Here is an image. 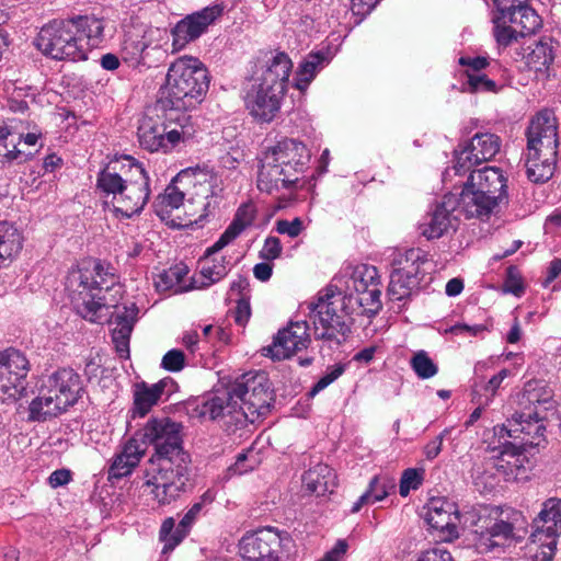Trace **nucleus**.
<instances>
[{
	"label": "nucleus",
	"mask_w": 561,
	"mask_h": 561,
	"mask_svg": "<svg viewBox=\"0 0 561 561\" xmlns=\"http://www.w3.org/2000/svg\"><path fill=\"white\" fill-rule=\"evenodd\" d=\"M274 402V390L265 371H249L197 407L199 416L222 420L224 425L243 427L265 416Z\"/></svg>",
	"instance_id": "1"
},
{
	"label": "nucleus",
	"mask_w": 561,
	"mask_h": 561,
	"mask_svg": "<svg viewBox=\"0 0 561 561\" xmlns=\"http://www.w3.org/2000/svg\"><path fill=\"white\" fill-rule=\"evenodd\" d=\"M149 175L144 165L131 156H124L121 160L110 163L96 179V186L111 201H105L106 206H112L116 215L125 218L139 214L150 196Z\"/></svg>",
	"instance_id": "2"
},
{
	"label": "nucleus",
	"mask_w": 561,
	"mask_h": 561,
	"mask_svg": "<svg viewBox=\"0 0 561 561\" xmlns=\"http://www.w3.org/2000/svg\"><path fill=\"white\" fill-rule=\"evenodd\" d=\"M210 77L204 64L194 57L183 56L173 61L165 77V84L153 104V111L185 113L201 104L209 89Z\"/></svg>",
	"instance_id": "3"
},
{
	"label": "nucleus",
	"mask_w": 561,
	"mask_h": 561,
	"mask_svg": "<svg viewBox=\"0 0 561 561\" xmlns=\"http://www.w3.org/2000/svg\"><path fill=\"white\" fill-rule=\"evenodd\" d=\"M310 160V152L301 141L285 138L267 148L257 172V188L272 194L280 188L290 190L299 181Z\"/></svg>",
	"instance_id": "4"
},
{
	"label": "nucleus",
	"mask_w": 561,
	"mask_h": 561,
	"mask_svg": "<svg viewBox=\"0 0 561 561\" xmlns=\"http://www.w3.org/2000/svg\"><path fill=\"white\" fill-rule=\"evenodd\" d=\"M507 180L501 169L484 167L470 173L458 206L467 218L489 219L507 202Z\"/></svg>",
	"instance_id": "5"
},
{
	"label": "nucleus",
	"mask_w": 561,
	"mask_h": 561,
	"mask_svg": "<svg viewBox=\"0 0 561 561\" xmlns=\"http://www.w3.org/2000/svg\"><path fill=\"white\" fill-rule=\"evenodd\" d=\"M193 134L190 115L170 110L154 112L153 105L139 119L137 129L140 147L149 152L165 153Z\"/></svg>",
	"instance_id": "6"
},
{
	"label": "nucleus",
	"mask_w": 561,
	"mask_h": 561,
	"mask_svg": "<svg viewBox=\"0 0 561 561\" xmlns=\"http://www.w3.org/2000/svg\"><path fill=\"white\" fill-rule=\"evenodd\" d=\"M82 379L72 368H60L53 373L44 383L38 397L30 404V419L45 421L57 416L82 397Z\"/></svg>",
	"instance_id": "7"
},
{
	"label": "nucleus",
	"mask_w": 561,
	"mask_h": 561,
	"mask_svg": "<svg viewBox=\"0 0 561 561\" xmlns=\"http://www.w3.org/2000/svg\"><path fill=\"white\" fill-rule=\"evenodd\" d=\"M191 456L163 459L147 470L145 484L160 505H168L187 492L191 481Z\"/></svg>",
	"instance_id": "8"
},
{
	"label": "nucleus",
	"mask_w": 561,
	"mask_h": 561,
	"mask_svg": "<svg viewBox=\"0 0 561 561\" xmlns=\"http://www.w3.org/2000/svg\"><path fill=\"white\" fill-rule=\"evenodd\" d=\"M35 46L53 59H87L88 48L71 19L54 20L44 25L35 38Z\"/></svg>",
	"instance_id": "9"
},
{
	"label": "nucleus",
	"mask_w": 561,
	"mask_h": 561,
	"mask_svg": "<svg viewBox=\"0 0 561 561\" xmlns=\"http://www.w3.org/2000/svg\"><path fill=\"white\" fill-rule=\"evenodd\" d=\"M182 424L169 417H151L145 426L136 433L137 442L152 445L154 453L150 465L163 459L180 458L190 454L183 448Z\"/></svg>",
	"instance_id": "10"
},
{
	"label": "nucleus",
	"mask_w": 561,
	"mask_h": 561,
	"mask_svg": "<svg viewBox=\"0 0 561 561\" xmlns=\"http://www.w3.org/2000/svg\"><path fill=\"white\" fill-rule=\"evenodd\" d=\"M340 302L331 287L319 295L317 301L308 304L310 318L314 325V336L318 340L334 341L341 344L350 333V327L344 317L336 312L335 305Z\"/></svg>",
	"instance_id": "11"
},
{
	"label": "nucleus",
	"mask_w": 561,
	"mask_h": 561,
	"mask_svg": "<svg viewBox=\"0 0 561 561\" xmlns=\"http://www.w3.org/2000/svg\"><path fill=\"white\" fill-rule=\"evenodd\" d=\"M31 365L25 354L9 347L0 352V400H18L24 393Z\"/></svg>",
	"instance_id": "12"
},
{
	"label": "nucleus",
	"mask_w": 561,
	"mask_h": 561,
	"mask_svg": "<svg viewBox=\"0 0 561 561\" xmlns=\"http://www.w3.org/2000/svg\"><path fill=\"white\" fill-rule=\"evenodd\" d=\"M494 432L500 439L513 438L512 443H517V446L526 451L546 442V425L537 411L515 413L507 420V424L495 426Z\"/></svg>",
	"instance_id": "13"
},
{
	"label": "nucleus",
	"mask_w": 561,
	"mask_h": 561,
	"mask_svg": "<svg viewBox=\"0 0 561 561\" xmlns=\"http://www.w3.org/2000/svg\"><path fill=\"white\" fill-rule=\"evenodd\" d=\"M426 262L419 249H410L394 260L400 266L390 275L387 294L391 300L402 301L412 295L422 279L421 265Z\"/></svg>",
	"instance_id": "14"
},
{
	"label": "nucleus",
	"mask_w": 561,
	"mask_h": 561,
	"mask_svg": "<svg viewBox=\"0 0 561 561\" xmlns=\"http://www.w3.org/2000/svg\"><path fill=\"white\" fill-rule=\"evenodd\" d=\"M502 140L493 133H477L459 150H455L454 169L457 174L469 171L473 165L492 160L501 150Z\"/></svg>",
	"instance_id": "15"
},
{
	"label": "nucleus",
	"mask_w": 561,
	"mask_h": 561,
	"mask_svg": "<svg viewBox=\"0 0 561 561\" xmlns=\"http://www.w3.org/2000/svg\"><path fill=\"white\" fill-rule=\"evenodd\" d=\"M224 10L222 4H213L179 21L172 28L174 49L180 50L190 42L197 39L224 14Z\"/></svg>",
	"instance_id": "16"
},
{
	"label": "nucleus",
	"mask_w": 561,
	"mask_h": 561,
	"mask_svg": "<svg viewBox=\"0 0 561 561\" xmlns=\"http://www.w3.org/2000/svg\"><path fill=\"white\" fill-rule=\"evenodd\" d=\"M307 321L290 322L279 330L271 345L262 348V355L274 360H282L308 347L310 335Z\"/></svg>",
	"instance_id": "17"
},
{
	"label": "nucleus",
	"mask_w": 561,
	"mask_h": 561,
	"mask_svg": "<svg viewBox=\"0 0 561 561\" xmlns=\"http://www.w3.org/2000/svg\"><path fill=\"white\" fill-rule=\"evenodd\" d=\"M559 141L530 144L527 142L526 174L534 183H546L556 171L558 163Z\"/></svg>",
	"instance_id": "18"
},
{
	"label": "nucleus",
	"mask_w": 561,
	"mask_h": 561,
	"mask_svg": "<svg viewBox=\"0 0 561 561\" xmlns=\"http://www.w3.org/2000/svg\"><path fill=\"white\" fill-rule=\"evenodd\" d=\"M280 537L272 528L244 535L239 542L243 560L279 559Z\"/></svg>",
	"instance_id": "19"
},
{
	"label": "nucleus",
	"mask_w": 561,
	"mask_h": 561,
	"mask_svg": "<svg viewBox=\"0 0 561 561\" xmlns=\"http://www.w3.org/2000/svg\"><path fill=\"white\" fill-rule=\"evenodd\" d=\"M500 455L488 461L489 467L495 469L505 481H518L527 479L529 460L526 450L519 448L517 443L505 440L501 445Z\"/></svg>",
	"instance_id": "20"
},
{
	"label": "nucleus",
	"mask_w": 561,
	"mask_h": 561,
	"mask_svg": "<svg viewBox=\"0 0 561 561\" xmlns=\"http://www.w3.org/2000/svg\"><path fill=\"white\" fill-rule=\"evenodd\" d=\"M213 496L209 492L203 494L201 500L194 503L190 510L185 513L183 518L175 527V522L172 517L164 519L159 531V538L164 542L162 553L172 551L182 540L187 536L192 525L201 514L205 502H211Z\"/></svg>",
	"instance_id": "21"
},
{
	"label": "nucleus",
	"mask_w": 561,
	"mask_h": 561,
	"mask_svg": "<svg viewBox=\"0 0 561 561\" xmlns=\"http://www.w3.org/2000/svg\"><path fill=\"white\" fill-rule=\"evenodd\" d=\"M284 95L285 93L273 91V88L257 84L247 93L245 107L255 119L270 123L278 113Z\"/></svg>",
	"instance_id": "22"
},
{
	"label": "nucleus",
	"mask_w": 561,
	"mask_h": 561,
	"mask_svg": "<svg viewBox=\"0 0 561 561\" xmlns=\"http://www.w3.org/2000/svg\"><path fill=\"white\" fill-rule=\"evenodd\" d=\"M457 204L458 199L455 195H445L442 203L437 204L435 209L420 224V233L427 240H432L440 238L450 228H454L456 217L453 216V213Z\"/></svg>",
	"instance_id": "23"
},
{
	"label": "nucleus",
	"mask_w": 561,
	"mask_h": 561,
	"mask_svg": "<svg viewBox=\"0 0 561 561\" xmlns=\"http://www.w3.org/2000/svg\"><path fill=\"white\" fill-rule=\"evenodd\" d=\"M424 518L433 529L444 536L445 540L458 537L459 515L454 503L439 497L432 499L426 506Z\"/></svg>",
	"instance_id": "24"
},
{
	"label": "nucleus",
	"mask_w": 561,
	"mask_h": 561,
	"mask_svg": "<svg viewBox=\"0 0 561 561\" xmlns=\"http://www.w3.org/2000/svg\"><path fill=\"white\" fill-rule=\"evenodd\" d=\"M175 382L172 378L167 377L159 380L156 383L149 385L146 381L137 382L134 385V416H145L150 412L152 407L158 404L162 396H169L174 387Z\"/></svg>",
	"instance_id": "25"
},
{
	"label": "nucleus",
	"mask_w": 561,
	"mask_h": 561,
	"mask_svg": "<svg viewBox=\"0 0 561 561\" xmlns=\"http://www.w3.org/2000/svg\"><path fill=\"white\" fill-rule=\"evenodd\" d=\"M536 531L533 536L545 535L551 539L547 546L553 553L557 548V537L561 534V499L550 497L542 503L541 511L534 519Z\"/></svg>",
	"instance_id": "26"
},
{
	"label": "nucleus",
	"mask_w": 561,
	"mask_h": 561,
	"mask_svg": "<svg viewBox=\"0 0 561 561\" xmlns=\"http://www.w3.org/2000/svg\"><path fill=\"white\" fill-rule=\"evenodd\" d=\"M138 311L136 304L125 306L122 312L116 313L112 322L114 324L112 340L116 352L123 358L129 357V339L137 321Z\"/></svg>",
	"instance_id": "27"
},
{
	"label": "nucleus",
	"mask_w": 561,
	"mask_h": 561,
	"mask_svg": "<svg viewBox=\"0 0 561 561\" xmlns=\"http://www.w3.org/2000/svg\"><path fill=\"white\" fill-rule=\"evenodd\" d=\"M380 296L379 286L359 293L347 291L343 297L342 310L345 313L373 317L381 309Z\"/></svg>",
	"instance_id": "28"
},
{
	"label": "nucleus",
	"mask_w": 561,
	"mask_h": 561,
	"mask_svg": "<svg viewBox=\"0 0 561 561\" xmlns=\"http://www.w3.org/2000/svg\"><path fill=\"white\" fill-rule=\"evenodd\" d=\"M293 62L287 54L277 53L267 62L259 84L273 88L276 92H286Z\"/></svg>",
	"instance_id": "29"
},
{
	"label": "nucleus",
	"mask_w": 561,
	"mask_h": 561,
	"mask_svg": "<svg viewBox=\"0 0 561 561\" xmlns=\"http://www.w3.org/2000/svg\"><path fill=\"white\" fill-rule=\"evenodd\" d=\"M520 513L513 511L508 517L512 520L496 519L480 534V547L493 550L510 545L514 538V523L517 522Z\"/></svg>",
	"instance_id": "30"
},
{
	"label": "nucleus",
	"mask_w": 561,
	"mask_h": 561,
	"mask_svg": "<svg viewBox=\"0 0 561 561\" xmlns=\"http://www.w3.org/2000/svg\"><path fill=\"white\" fill-rule=\"evenodd\" d=\"M255 213L256 210L253 204L248 203L241 205L238 208L232 222L227 227L219 239L207 249V254H215L219 252L230 242H232L238 236H240L241 232L245 230V228L253 224Z\"/></svg>",
	"instance_id": "31"
},
{
	"label": "nucleus",
	"mask_w": 561,
	"mask_h": 561,
	"mask_svg": "<svg viewBox=\"0 0 561 561\" xmlns=\"http://www.w3.org/2000/svg\"><path fill=\"white\" fill-rule=\"evenodd\" d=\"M302 484L309 493L323 496L333 492L336 486V476L328 465L317 463L305 472Z\"/></svg>",
	"instance_id": "32"
},
{
	"label": "nucleus",
	"mask_w": 561,
	"mask_h": 561,
	"mask_svg": "<svg viewBox=\"0 0 561 561\" xmlns=\"http://www.w3.org/2000/svg\"><path fill=\"white\" fill-rule=\"evenodd\" d=\"M527 142L538 144L559 141L558 121L552 111H540L531 121L526 131Z\"/></svg>",
	"instance_id": "33"
},
{
	"label": "nucleus",
	"mask_w": 561,
	"mask_h": 561,
	"mask_svg": "<svg viewBox=\"0 0 561 561\" xmlns=\"http://www.w3.org/2000/svg\"><path fill=\"white\" fill-rule=\"evenodd\" d=\"M145 450L140 448L136 438L129 439L123 450L115 456L110 469V479H121L131 473L134 468L139 463Z\"/></svg>",
	"instance_id": "34"
},
{
	"label": "nucleus",
	"mask_w": 561,
	"mask_h": 561,
	"mask_svg": "<svg viewBox=\"0 0 561 561\" xmlns=\"http://www.w3.org/2000/svg\"><path fill=\"white\" fill-rule=\"evenodd\" d=\"M66 289L69 293L71 301L79 304V297L91 296L94 290H102V284L91 276L88 270L73 268L66 277Z\"/></svg>",
	"instance_id": "35"
},
{
	"label": "nucleus",
	"mask_w": 561,
	"mask_h": 561,
	"mask_svg": "<svg viewBox=\"0 0 561 561\" xmlns=\"http://www.w3.org/2000/svg\"><path fill=\"white\" fill-rule=\"evenodd\" d=\"M23 247L21 232L10 222L0 221V268L20 253Z\"/></svg>",
	"instance_id": "36"
},
{
	"label": "nucleus",
	"mask_w": 561,
	"mask_h": 561,
	"mask_svg": "<svg viewBox=\"0 0 561 561\" xmlns=\"http://www.w3.org/2000/svg\"><path fill=\"white\" fill-rule=\"evenodd\" d=\"M396 480L388 476H375L368 485L367 491L362 494L351 508L352 513H358L364 505L382 501L394 490Z\"/></svg>",
	"instance_id": "37"
},
{
	"label": "nucleus",
	"mask_w": 561,
	"mask_h": 561,
	"mask_svg": "<svg viewBox=\"0 0 561 561\" xmlns=\"http://www.w3.org/2000/svg\"><path fill=\"white\" fill-rule=\"evenodd\" d=\"M210 255L206 251L201 261V280H194L195 288H206L227 275L226 257L221 256L219 260H209Z\"/></svg>",
	"instance_id": "38"
},
{
	"label": "nucleus",
	"mask_w": 561,
	"mask_h": 561,
	"mask_svg": "<svg viewBox=\"0 0 561 561\" xmlns=\"http://www.w3.org/2000/svg\"><path fill=\"white\" fill-rule=\"evenodd\" d=\"M325 56L322 53L309 54L299 65L296 77L295 87L299 91H305L314 79L319 69L323 67Z\"/></svg>",
	"instance_id": "39"
},
{
	"label": "nucleus",
	"mask_w": 561,
	"mask_h": 561,
	"mask_svg": "<svg viewBox=\"0 0 561 561\" xmlns=\"http://www.w3.org/2000/svg\"><path fill=\"white\" fill-rule=\"evenodd\" d=\"M554 59V50L550 38L534 44L527 55V65L536 72L546 71Z\"/></svg>",
	"instance_id": "40"
},
{
	"label": "nucleus",
	"mask_w": 561,
	"mask_h": 561,
	"mask_svg": "<svg viewBox=\"0 0 561 561\" xmlns=\"http://www.w3.org/2000/svg\"><path fill=\"white\" fill-rule=\"evenodd\" d=\"M76 25V32L83 38L84 47L88 46L89 41L99 43L103 39L104 22L95 16L78 15L71 18Z\"/></svg>",
	"instance_id": "41"
},
{
	"label": "nucleus",
	"mask_w": 561,
	"mask_h": 561,
	"mask_svg": "<svg viewBox=\"0 0 561 561\" xmlns=\"http://www.w3.org/2000/svg\"><path fill=\"white\" fill-rule=\"evenodd\" d=\"M188 270L184 264H176L160 273L154 279V286L158 291L174 290L182 291L183 278L187 275Z\"/></svg>",
	"instance_id": "42"
},
{
	"label": "nucleus",
	"mask_w": 561,
	"mask_h": 561,
	"mask_svg": "<svg viewBox=\"0 0 561 561\" xmlns=\"http://www.w3.org/2000/svg\"><path fill=\"white\" fill-rule=\"evenodd\" d=\"M352 285H347V291L359 293L379 286L378 272L375 266H356L351 276Z\"/></svg>",
	"instance_id": "43"
},
{
	"label": "nucleus",
	"mask_w": 561,
	"mask_h": 561,
	"mask_svg": "<svg viewBox=\"0 0 561 561\" xmlns=\"http://www.w3.org/2000/svg\"><path fill=\"white\" fill-rule=\"evenodd\" d=\"M219 192H221V187L217 184L216 178L210 176L205 184L199 185L196 202L202 204L204 211L199 215V219L207 217L217 207Z\"/></svg>",
	"instance_id": "44"
},
{
	"label": "nucleus",
	"mask_w": 561,
	"mask_h": 561,
	"mask_svg": "<svg viewBox=\"0 0 561 561\" xmlns=\"http://www.w3.org/2000/svg\"><path fill=\"white\" fill-rule=\"evenodd\" d=\"M184 201V193L176 186L170 184L165 187L164 192L158 195L153 203L157 215L163 216L172 209L179 208Z\"/></svg>",
	"instance_id": "45"
},
{
	"label": "nucleus",
	"mask_w": 561,
	"mask_h": 561,
	"mask_svg": "<svg viewBox=\"0 0 561 561\" xmlns=\"http://www.w3.org/2000/svg\"><path fill=\"white\" fill-rule=\"evenodd\" d=\"M507 23L520 26V34L533 33L539 26V16L527 2L517 8V11L507 19Z\"/></svg>",
	"instance_id": "46"
},
{
	"label": "nucleus",
	"mask_w": 561,
	"mask_h": 561,
	"mask_svg": "<svg viewBox=\"0 0 561 561\" xmlns=\"http://www.w3.org/2000/svg\"><path fill=\"white\" fill-rule=\"evenodd\" d=\"M410 366L420 379H430L438 373L437 365L428 356L427 352L417 351L410 359Z\"/></svg>",
	"instance_id": "47"
},
{
	"label": "nucleus",
	"mask_w": 561,
	"mask_h": 561,
	"mask_svg": "<svg viewBox=\"0 0 561 561\" xmlns=\"http://www.w3.org/2000/svg\"><path fill=\"white\" fill-rule=\"evenodd\" d=\"M76 306L84 319L94 322L99 318V311L105 306V299L93 293L91 296L79 297V304Z\"/></svg>",
	"instance_id": "48"
},
{
	"label": "nucleus",
	"mask_w": 561,
	"mask_h": 561,
	"mask_svg": "<svg viewBox=\"0 0 561 561\" xmlns=\"http://www.w3.org/2000/svg\"><path fill=\"white\" fill-rule=\"evenodd\" d=\"M424 479V469L409 468L405 469L400 479L399 492L405 497L411 490H417Z\"/></svg>",
	"instance_id": "49"
},
{
	"label": "nucleus",
	"mask_w": 561,
	"mask_h": 561,
	"mask_svg": "<svg viewBox=\"0 0 561 561\" xmlns=\"http://www.w3.org/2000/svg\"><path fill=\"white\" fill-rule=\"evenodd\" d=\"M466 76L468 78L467 84L470 93L496 92L497 87L495 81L489 79L485 75L471 73L470 70H466Z\"/></svg>",
	"instance_id": "50"
},
{
	"label": "nucleus",
	"mask_w": 561,
	"mask_h": 561,
	"mask_svg": "<svg viewBox=\"0 0 561 561\" xmlns=\"http://www.w3.org/2000/svg\"><path fill=\"white\" fill-rule=\"evenodd\" d=\"M529 0H493L496 8V15L493 16V23H507V19L517 11V8L527 3Z\"/></svg>",
	"instance_id": "51"
},
{
	"label": "nucleus",
	"mask_w": 561,
	"mask_h": 561,
	"mask_svg": "<svg viewBox=\"0 0 561 561\" xmlns=\"http://www.w3.org/2000/svg\"><path fill=\"white\" fill-rule=\"evenodd\" d=\"M504 291L511 293L517 297L524 294V285L520 277V274L516 266H510L506 270V278L503 284Z\"/></svg>",
	"instance_id": "52"
},
{
	"label": "nucleus",
	"mask_w": 561,
	"mask_h": 561,
	"mask_svg": "<svg viewBox=\"0 0 561 561\" xmlns=\"http://www.w3.org/2000/svg\"><path fill=\"white\" fill-rule=\"evenodd\" d=\"M345 370L344 365L336 364L328 368V371L318 380V382L310 390V396L313 397L318 392L325 389L329 385L335 381Z\"/></svg>",
	"instance_id": "53"
},
{
	"label": "nucleus",
	"mask_w": 561,
	"mask_h": 561,
	"mask_svg": "<svg viewBox=\"0 0 561 561\" xmlns=\"http://www.w3.org/2000/svg\"><path fill=\"white\" fill-rule=\"evenodd\" d=\"M185 355L181 350L173 348L164 354L161 366L169 371H180L184 368Z\"/></svg>",
	"instance_id": "54"
},
{
	"label": "nucleus",
	"mask_w": 561,
	"mask_h": 561,
	"mask_svg": "<svg viewBox=\"0 0 561 561\" xmlns=\"http://www.w3.org/2000/svg\"><path fill=\"white\" fill-rule=\"evenodd\" d=\"M507 374V369H502L499 374L494 375L488 381V383L483 386V390L485 392L483 396L485 397V400L481 401L482 394H479V404L486 405L492 400V398L496 393V390L500 388L502 381L506 378Z\"/></svg>",
	"instance_id": "55"
},
{
	"label": "nucleus",
	"mask_w": 561,
	"mask_h": 561,
	"mask_svg": "<svg viewBox=\"0 0 561 561\" xmlns=\"http://www.w3.org/2000/svg\"><path fill=\"white\" fill-rule=\"evenodd\" d=\"M304 229L302 220L298 217L291 221L279 219L276 221V231L280 234H287L290 238L298 237Z\"/></svg>",
	"instance_id": "56"
},
{
	"label": "nucleus",
	"mask_w": 561,
	"mask_h": 561,
	"mask_svg": "<svg viewBox=\"0 0 561 561\" xmlns=\"http://www.w3.org/2000/svg\"><path fill=\"white\" fill-rule=\"evenodd\" d=\"M494 24V36L500 45L506 47L517 39L518 33L514 28L503 24V22Z\"/></svg>",
	"instance_id": "57"
},
{
	"label": "nucleus",
	"mask_w": 561,
	"mask_h": 561,
	"mask_svg": "<svg viewBox=\"0 0 561 561\" xmlns=\"http://www.w3.org/2000/svg\"><path fill=\"white\" fill-rule=\"evenodd\" d=\"M282 253V244L278 238L268 237L266 238L263 249L260 252L262 259L272 261L277 259Z\"/></svg>",
	"instance_id": "58"
},
{
	"label": "nucleus",
	"mask_w": 561,
	"mask_h": 561,
	"mask_svg": "<svg viewBox=\"0 0 561 561\" xmlns=\"http://www.w3.org/2000/svg\"><path fill=\"white\" fill-rule=\"evenodd\" d=\"M250 297H240L237 301L234 309V321L237 324L243 327L250 319L251 307Z\"/></svg>",
	"instance_id": "59"
},
{
	"label": "nucleus",
	"mask_w": 561,
	"mask_h": 561,
	"mask_svg": "<svg viewBox=\"0 0 561 561\" xmlns=\"http://www.w3.org/2000/svg\"><path fill=\"white\" fill-rule=\"evenodd\" d=\"M448 430H444L439 435L430 440L423 449L427 460H434L442 451L443 440L448 434Z\"/></svg>",
	"instance_id": "60"
},
{
	"label": "nucleus",
	"mask_w": 561,
	"mask_h": 561,
	"mask_svg": "<svg viewBox=\"0 0 561 561\" xmlns=\"http://www.w3.org/2000/svg\"><path fill=\"white\" fill-rule=\"evenodd\" d=\"M257 465L256 458L251 451L239 454L234 462V471L242 474L253 470Z\"/></svg>",
	"instance_id": "61"
},
{
	"label": "nucleus",
	"mask_w": 561,
	"mask_h": 561,
	"mask_svg": "<svg viewBox=\"0 0 561 561\" xmlns=\"http://www.w3.org/2000/svg\"><path fill=\"white\" fill-rule=\"evenodd\" d=\"M416 561H454L451 553L442 547L424 551Z\"/></svg>",
	"instance_id": "62"
},
{
	"label": "nucleus",
	"mask_w": 561,
	"mask_h": 561,
	"mask_svg": "<svg viewBox=\"0 0 561 561\" xmlns=\"http://www.w3.org/2000/svg\"><path fill=\"white\" fill-rule=\"evenodd\" d=\"M458 62L459 65L467 67V70H470L471 73H480V71L489 65L485 57L462 56L459 58Z\"/></svg>",
	"instance_id": "63"
},
{
	"label": "nucleus",
	"mask_w": 561,
	"mask_h": 561,
	"mask_svg": "<svg viewBox=\"0 0 561 561\" xmlns=\"http://www.w3.org/2000/svg\"><path fill=\"white\" fill-rule=\"evenodd\" d=\"M347 547L345 540H339L335 546L325 553L321 561H340L342 556L345 554Z\"/></svg>",
	"instance_id": "64"
}]
</instances>
